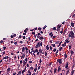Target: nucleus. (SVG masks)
I'll return each instance as SVG.
<instances>
[{"label": "nucleus", "instance_id": "obj_1", "mask_svg": "<svg viewBox=\"0 0 75 75\" xmlns=\"http://www.w3.org/2000/svg\"><path fill=\"white\" fill-rule=\"evenodd\" d=\"M70 33H69V37H70L71 38L72 37H74V33L72 31H71Z\"/></svg>", "mask_w": 75, "mask_h": 75}, {"label": "nucleus", "instance_id": "obj_2", "mask_svg": "<svg viewBox=\"0 0 75 75\" xmlns=\"http://www.w3.org/2000/svg\"><path fill=\"white\" fill-rule=\"evenodd\" d=\"M62 25L61 24L60 25V24H58L57 25V28L56 29L57 31H60V30H61V29L59 28H61V27Z\"/></svg>", "mask_w": 75, "mask_h": 75}, {"label": "nucleus", "instance_id": "obj_3", "mask_svg": "<svg viewBox=\"0 0 75 75\" xmlns=\"http://www.w3.org/2000/svg\"><path fill=\"white\" fill-rule=\"evenodd\" d=\"M42 42H41V41H39L37 44L38 45L39 47H40V46H42Z\"/></svg>", "mask_w": 75, "mask_h": 75}, {"label": "nucleus", "instance_id": "obj_4", "mask_svg": "<svg viewBox=\"0 0 75 75\" xmlns=\"http://www.w3.org/2000/svg\"><path fill=\"white\" fill-rule=\"evenodd\" d=\"M57 62H58L59 63V64H61L62 63V59H58L57 60Z\"/></svg>", "mask_w": 75, "mask_h": 75}, {"label": "nucleus", "instance_id": "obj_5", "mask_svg": "<svg viewBox=\"0 0 75 75\" xmlns=\"http://www.w3.org/2000/svg\"><path fill=\"white\" fill-rule=\"evenodd\" d=\"M49 35H50V36L51 37H53V36L54 35V34L52 33V32H51L49 34Z\"/></svg>", "mask_w": 75, "mask_h": 75}, {"label": "nucleus", "instance_id": "obj_6", "mask_svg": "<svg viewBox=\"0 0 75 75\" xmlns=\"http://www.w3.org/2000/svg\"><path fill=\"white\" fill-rule=\"evenodd\" d=\"M65 67V68H67L68 67V62H66Z\"/></svg>", "mask_w": 75, "mask_h": 75}, {"label": "nucleus", "instance_id": "obj_7", "mask_svg": "<svg viewBox=\"0 0 75 75\" xmlns=\"http://www.w3.org/2000/svg\"><path fill=\"white\" fill-rule=\"evenodd\" d=\"M22 51L23 52L25 51V48L24 47H23L22 49Z\"/></svg>", "mask_w": 75, "mask_h": 75}, {"label": "nucleus", "instance_id": "obj_8", "mask_svg": "<svg viewBox=\"0 0 75 75\" xmlns=\"http://www.w3.org/2000/svg\"><path fill=\"white\" fill-rule=\"evenodd\" d=\"M48 46H49L48 45H47L46 47V48L47 50H48L50 49V47Z\"/></svg>", "mask_w": 75, "mask_h": 75}, {"label": "nucleus", "instance_id": "obj_9", "mask_svg": "<svg viewBox=\"0 0 75 75\" xmlns=\"http://www.w3.org/2000/svg\"><path fill=\"white\" fill-rule=\"evenodd\" d=\"M39 39L40 40H43V39H44V37H43L42 36H40L39 38Z\"/></svg>", "mask_w": 75, "mask_h": 75}, {"label": "nucleus", "instance_id": "obj_10", "mask_svg": "<svg viewBox=\"0 0 75 75\" xmlns=\"http://www.w3.org/2000/svg\"><path fill=\"white\" fill-rule=\"evenodd\" d=\"M25 57V53H24L22 55V58L23 59H24V57Z\"/></svg>", "mask_w": 75, "mask_h": 75}, {"label": "nucleus", "instance_id": "obj_11", "mask_svg": "<svg viewBox=\"0 0 75 75\" xmlns=\"http://www.w3.org/2000/svg\"><path fill=\"white\" fill-rule=\"evenodd\" d=\"M71 25L72 27H74L75 26H74V23L73 22L71 23Z\"/></svg>", "mask_w": 75, "mask_h": 75}, {"label": "nucleus", "instance_id": "obj_12", "mask_svg": "<svg viewBox=\"0 0 75 75\" xmlns=\"http://www.w3.org/2000/svg\"><path fill=\"white\" fill-rule=\"evenodd\" d=\"M66 42H65L64 44L62 45V47H65L66 46Z\"/></svg>", "mask_w": 75, "mask_h": 75}, {"label": "nucleus", "instance_id": "obj_13", "mask_svg": "<svg viewBox=\"0 0 75 75\" xmlns=\"http://www.w3.org/2000/svg\"><path fill=\"white\" fill-rule=\"evenodd\" d=\"M72 50H71L70 52L71 55H72L74 54V52H73Z\"/></svg>", "mask_w": 75, "mask_h": 75}, {"label": "nucleus", "instance_id": "obj_14", "mask_svg": "<svg viewBox=\"0 0 75 75\" xmlns=\"http://www.w3.org/2000/svg\"><path fill=\"white\" fill-rule=\"evenodd\" d=\"M42 50H41V49H39V52L40 54H42Z\"/></svg>", "mask_w": 75, "mask_h": 75}, {"label": "nucleus", "instance_id": "obj_15", "mask_svg": "<svg viewBox=\"0 0 75 75\" xmlns=\"http://www.w3.org/2000/svg\"><path fill=\"white\" fill-rule=\"evenodd\" d=\"M64 57H65V59H67V55L66 53L65 54Z\"/></svg>", "mask_w": 75, "mask_h": 75}, {"label": "nucleus", "instance_id": "obj_16", "mask_svg": "<svg viewBox=\"0 0 75 75\" xmlns=\"http://www.w3.org/2000/svg\"><path fill=\"white\" fill-rule=\"evenodd\" d=\"M27 30H28V28H26V29H25L24 30V32L25 33H27Z\"/></svg>", "mask_w": 75, "mask_h": 75}, {"label": "nucleus", "instance_id": "obj_17", "mask_svg": "<svg viewBox=\"0 0 75 75\" xmlns=\"http://www.w3.org/2000/svg\"><path fill=\"white\" fill-rule=\"evenodd\" d=\"M61 68H58L57 71L58 72H59V71H61Z\"/></svg>", "mask_w": 75, "mask_h": 75}, {"label": "nucleus", "instance_id": "obj_18", "mask_svg": "<svg viewBox=\"0 0 75 75\" xmlns=\"http://www.w3.org/2000/svg\"><path fill=\"white\" fill-rule=\"evenodd\" d=\"M10 68H8L7 69V71H8V72H10Z\"/></svg>", "mask_w": 75, "mask_h": 75}, {"label": "nucleus", "instance_id": "obj_19", "mask_svg": "<svg viewBox=\"0 0 75 75\" xmlns=\"http://www.w3.org/2000/svg\"><path fill=\"white\" fill-rule=\"evenodd\" d=\"M42 62V60H41V59L40 58V60H39V62L40 63V64H41Z\"/></svg>", "mask_w": 75, "mask_h": 75}, {"label": "nucleus", "instance_id": "obj_20", "mask_svg": "<svg viewBox=\"0 0 75 75\" xmlns=\"http://www.w3.org/2000/svg\"><path fill=\"white\" fill-rule=\"evenodd\" d=\"M52 29L54 31H55L56 30V27H54Z\"/></svg>", "mask_w": 75, "mask_h": 75}, {"label": "nucleus", "instance_id": "obj_21", "mask_svg": "<svg viewBox=\"0 0 75 75\" xmlns=\"http://www.w3.org/2000/svg\"><path fill=\"white\" fill-rule=\"evenodd\" d=\"M56 72H57V68L54 69V74H55Z\"/></svg>", "mask_w": 75, "mask_h": 75}, {"label": "nucleus", "instance_id": "obj_22", "mask_svg": "<svg viewBox=\"0 0 75 75\" xmlns=\"http://www.w3.org/2000/svg\"><path fill=\"white\" fill-rule=\"evenodd\" d=\"M72 48V46L71 45H69V50H71Z\"/></svg>", "mask_w": 75, "mask_h": 75}, {"label": "nucleus", "instance_id": "obj_23", "mask_svg": "<svg viewBox=\"0 0 75 75\" xmlns=\"http://www.w3.org/2000/svg\"><path fill=\"white\" fill-rule=\"evenodd\" d=\"M35 52H38V49H36L35 50Z\"/></svg>", "mask_w": 75, "mask_h": 75}, {"label": "nucleus", "instance_id": "obj_24", "mask_svg": "<svg viewBox=\"0 0 75 75\" xmlns=\"http://www.w3.org/2000/svg\"><path fill=\"white\" fill-rule=\"evenodd\" d=\"M62 43V41H61L59 44L58 45V47H59V46H60L61 44Z\"/></svg>", "mask_w": 75, "mask_h": 75}, {"label": "nucleus", "instance_id": "obj_25", "mask_svg": "<svg viewBox=\"0 0 75 75\" xmlns=\"http://www.w3.org/2000/svg\"><path fill=\"white\" fill-rule=\"evenodd\" d=\"M65 42H66V43H69V41L68 40H65Z\"/></svg>", "mask_w": 75, "mask_h": 75}, {"label": "nucleus", "instance_id": "obj_26", "mask_svg": "<svg viewBox=\"0 0 75 75\" xmlns=\"http://www.w3.org/2000/svg\"><path fill=\"white\" fill-rule=\"evenodd\" d=\"M68 73H69V70L67 71V72L66 73V75H67Z\"/></svg>", "mask_w": 75, "mask_h": 75}, {"label": "nucleus", "instance_id": "obj_27", "mask_svg": "<svg viewBox=\"0 0 75 75\" xmlns=\"http://www.w3.org/2000/svg\"><path fill=\"white\" fill-rule=\"evenodd\" d=\"M20 64H21V65H22V64H23V61H22V60L20 61Z\"/></svg>", "mask_w": 75, "mask_h": 75}, {"label": "nucleus", "instance_id": "obj_28", "mask_svg": "<svg viewBox=\"0 0 75 75\" xmlns=\"http://www.w3.org/2000/svg\"><path fill=\"white\" fill-rule=\"evenodd\" d=\"M50 50L52 49V46H51V45L50 46Z\"/></svg>", "mask_w": 75, "mask_h": 75}, {"label": "nucleus", "instance_id": "obj_29", "mask_svg": "<svg viewBox=\"0 0 75 75\" xmlns=\"http://www.w3.org/2000/svg\"><path fill=\"white\" fill-rule=\"evenodd\" d=\"M45 56H47V52H45Z\"/></svg>", "mask_w": 75, "mask_h": 75}, {"label": "nucleus", "instance_id": "obj_30", "mask_svg": "<svg viewBox=\"0 0 75 75\" xmlns=\"http://www.w3.org/2000/svg\"><path fill=\"white\" fill-rule=\"evenodd\" d=\"M40 68H41V66L40 65L38 67V70H39V69H40Z\"/></svg>", "mask_w": 75, "mask_h": 75}, {"label": "nucleus", "instance_id": "obj_31", "mask_svg": "<svg viewBox=\"0 0 75 75\" xmlns=\"http://www.w3.org/2000/svg\"><path fill=\"white\" fill-rule=\"evenodd\" d=\"M46 27H47V25L43 27V30H45L46 28Z\"/></svg>", "mask_w": 75, "mask_h": 75}, {"label": "nucleus", "instance_id": "obj_32", "mask_svg": "<svg viewBox=\"0 0 75 75\" xmlns=\"http://www.w3.org/2000/svg\"><path fill=\"white\" fill-rule=\"evenodd\" d=\"M57 51V49L56 48H54L53 49V52H55Z\"/></svg>", "mask_w": 75, "mask_h": 75}, {"label": "nucleus", "instance_id": "obj_33", "mask_svg": "<svg viewBox=\"0 0 75 75\" xmlns=\"http://www.w3.org/2000/svg\"><path fill=\"white\" fill-rule=\"evenodd\" d=\"M38 47H39V46L38 45H37L36 46H35V48H38Z\"/></svg>", "mask_w": 75, "mask_h": 75}, {"label": "nucleus", "instance_id": "obj_34", "mask_svg": "<svg viewBox=\"0 0 75 75\" xmlns=\"http://www.w3.org/2000/svg\"><path fill=\"white\" fill-rule=\"evenodd\" d=\"M30 69H32V70H33V69H34V67H30Z\"/></svg>", "mask_w": 75, "mask_h": 75}, {"label": "nucleus", "instance_id": "obj_35", "mask_svg": "<svg viewBox=\"0 0 75 75\" xmlns=\"http://www.w3.org/2000/svg\"><path fill=\"white\" fill-rule=\"evenodd\" d=\"M21 72H22L21 71L19 72L18 74H19V75H20V74H21Z\"/></svg>", "mask_w": 75, "mask_h": 75}, {"label": "nucleus", "instance_id": "obj_36", "mask_svg": "<svg viewBox=\"0 0 75 75\" xmlns=\"http://www.w3.org/2000/svg\"><path fill=\"white\" fill-rule=\"evenodd\" d=\"M41 27H39L38 28V30H41Z\"/></svg>", "mask_w": 75, "mask_h": 75}, {"label": "nucleus", "instance_id": "obj_37", "mask_svg": "<svg viewBox=\"0 0 75 75\" xmlns=\"http://www.w3.org/2000/svg\"><path fill=\"white\" fill-rule=\"evenodd\" d=\"M7 40V38H3V40Z\"/></svg>", "mask_w": 75, "mask_h": 75}, {"label": "nucleus", "instance_id": "obj_38", "mask_svg": "<svg viewBox=\"0 0 75 75\" xmlns=\"http://www.w3.org/2000/svg\"><path fill=\"white\" fill-rule=\"evenodd\" d=\"M59 51V50H57L56 52V54H58V52Z\"/></svg>", "mask_w": 75, "mask_h": 75}, {"label": "nucleus", "instance_id": "obj_39", "mask_svg": "<svg viewBox=\"0 0 75 75\" xmlns=\"http://www.w3.org/2000/svg\"><path fill=\"white\" fill-rule=\"evenodd\" d=\"M52 45L53 47H55V44H52Z\"/></svg>", "mask_w": 75, "mask_h": 75}, {"label": "nucleus", "instance_id": "obj_40", "mask_svg": "<svg viewBox=\"0 0 75 75\" xmlns=\"http://www.w3.org/2000/svg\"><path fill=\"white\" fill-rule=\"evenodd\" d=\"M16 36V34H14V35H13V37H15Z\"/></svg>", "mask_w": 75, "mask_h": 75}, {"label": "nucleus", "instance_id": "obj_41", "mask_svg": "<svg viewBox=\"0 0 75 75\" xmlns=\"http://www.w3.org/2000/svg\"><path fill=\"white\" fill-rule=\"evenodd\" d=\"M62 47H61L60 48H59L60 51H61V50H62Z\"/></svg>", "mask_w": 75, "mask_h": 75}, {"label": "nucleus", "instance_id": "obj_42", "mask_svg": "<svg viewBox=\"0 0 75 75\" xmlns=\"http://www.w3.org/2000/svg\"><path fill=\"white\" fill-rule=\"evenodd\" d=\"M22 37V36H21V35H19V36L18 37L19 38H21Z\"/></svg>", "mask_w": 75, "mask_h": 75}, {"label": "nucleus", "instance_id": "obj_43", "mask_svg": "<svg viewBox=\"0 0 75 75\" xmlns=\"http://www.w3.org/2000/svg\"><path fill=\"white\" fill-rule=\"evenodd\" d=\"M55 43H56V44H59V41H58L57 42H55Z\"/></svg>", "mask_w": 75, "mask_h": 75}, {"label": "nucleus", "instance_id": "obj_44", "mask_svg": "<svg viewBox=\"0 0 75 75\" xmlns=\"http://www.w3.org/2000/svg\"><path fill=\"white\" fill-rule=\"evenodd\" d=\"M25 36H23V40H25Z\"/></svg>", "mask_w": 75, "mask_h": 75}, {"label": "nucleus", "instance_id": "obj_45", "mask_svg": "<svg viewBox=\"0 0 75 75\" xmlns=\"http://www.w3.org/2000/svg\"><path fill=\"white\" fill-rule=\"evenodd\" d=\"M19 43L20 44H23V41H20V42H19Z\"/></svg>", "mask_w": 75, "mask_h": 75}, {"label": "nucleus", "instance_id": "obj_46", "mask_svg": "<svg viewBox=\"0 0 75 75\" xmlns=\"http://www.w3.org/2000/svg\"><path fill=\"white\" fill-rule=\"evenodd\" d=\"M34 72H35L37 71V70L36 69V68H35L34 69Z\"/></svg>", "mask_w": 75, "mask_h": 75}, {"label": "nucleus", "instance_id": "obj_47", "mask_svg": "<svg viewBox=\"0 0 75 75\" xmlns=\"http://www.w3.org/2000/svg\"><path fill=\"white\" fill-rule=\"evenodd\" d=\"M3 48L4 50H5L6 49V47H3Z\"/></svg>", "mask_w": 75, "mask_h": 75}, {"label": "nucleus", "instance_id": "obj_48", "mask_svg": "<svg viewBox=\"0 0 75 75\" xmlns=\"http://www.w3.org/2000/svg\"><path fill=\"white\" fill-rule=\"evenodd\" d=\"M6 52H5V51L4 52H3L2 53V54H3V55H4L5 54H6Z\"/></svg>", "mask_w": 75, "mask_h": 75}, {"label": "nucleus", "instance_id": "obj_49", "mask_svg": "<svg viewBox=\"0 0 75 75\" xmlns=\"http://www.w3.org/2000/svg\"><path fill=\"white\" fill-rule=\"evenodd\" d=\"M10 58V57H8V56H6V59H8V58Z\"/></svg>", "mask_w": 75, "mask_h": 75}, {"label": "nucleus", "instance_id": "obj_50", "mask_svg": "<svg viewBox=\"0 0 75 75\" xmlns=\"http://www.w3.org/2000/svg\"><path fill=\"white\" fill-rule=\"evenodd\" d=\"M27 62L23 63V65H26V64H27Z\"/></svg>", "mask_w": 75, "mask_h": 75}, {"label": "nucleus", "instance_id": "obj_51", "mask_svg": "<svg viewBox=\"0 0 75 75\" xmlns=\"http://www.w3.org/2000/svg\"><path fill=\"white\" fill-rule=\"evenodd\" d=\"M3 42L4 41L3 40L0 41V43H3Z\"/></svg>", "mask_w": 75, "mask_h": 75}, {"label": "nucleus", "instance_id": "obj_52", "mask_svg": "<svg viewBox=\"0 0 75 75\" xmlns=\"http://www.w3.org/2000/svg\"><path fill=\"white\" fill-rule=\"evenodd\" d=\"M14 44H15V45H17V42H15Z\"/></svg>", "mask_w": 75, "mask_h": 75}, {"label": "nucleus", "instance_id": "obj_53", "mask_svg": "<svg viewBox=\"0 0 75 75\" xmlns=\"http://www.w3.org/2000/svg\"><path fill=\"white\" fill-rule=\"evenodd\" d=\"M25 49L26 50V51H28V48H27V47H25Z\"/></svg>", "mask_w": 75, "mask_h": 75}, {"label": "nucleus", "instance_id": "obj_54", "mask_svg": "<svg viewBox=\"0 0 75 75\" xmlns=\"http://www.w3.org/2000/svg\"><path fill=\"white\" fill-rule=\"evenodd\" d=\"M66 33V32H65L64 31V33H63V35H65V34Z\"/></svg>", "mask_w": 75, "mask_h": 75}, {"label": "nucleus", "instance_id": "obj_55", "mask_svg": "<svg viewBox=\"0 0 75 75\" xmlns=\"http://www.w3.org/2000/svg\"><path fill=\"white\" fill-rule=\"evenodd\" d=\"M25 61H26V62H27V61H28V59H27V58H26L25 59Z\"/></svg>", "mask_w": 75, "mask_h": 75}, {"label": "nucleus", "instance_id": "obj_56", "mask_svg": "<svg viewBox=\"0 0 75 75\" xmlns=\"http://www.w3.org/2000/svg\"><path fill=\"white\" fill-rule=\"evenodd\" d=\"M32 34L33 35H35V33L34 32H32Z\"/></svg>", "mask_w": 75, "mask_h": 75}, {"label": "nucleus", "instance_id": "obj_57", "mask_svg": "<svg viewBox=\"0 0 75 75\" xmlns=\"http://www.w3.org/2000/svg\"><path fill=\"white\" fill-rule=\"evenodd\" d=\"M24 72V70H23L22 72V74H23Z\"/></svg>", "mask_w": 75, "mask_h": 75}, {"label": "nucleus", "instance_id": "obj_58", "mask_svg": "<svg viewBox=\"0 0 75 75\" xmlns=\"http://www.w3.org/2000/svg\"><path fill=\"white\" fill-rule=\"evenodd\" d=\"M60 33L61 34H62L63 33V31H60Z\"/></svg>", "mask_w": 75, "mask_h": 75}, {"label": "nucleus", "instance_id": "obj_59", "mask_svg": "<svg viewBox=\"0 0 75 75\" xmlns=\"http://www.w3.org/2000/svg\"><path fill=\"white\" fill-rule=\"evenodd\" d=\"M23 35H26V33H23Z\"/></svg>", "mask_w": 75, "mask_h": 75}, {"label": "nucleus", "instance_id": "obj_60", "mask_svg": "<svg viewBox=\"0 0 75 75\" xmlns=\"http://www.w3.org/2000/svg\"><path fill=\"white\" fill-rule=\"evenodd\" d=\"M11 38H13V35H11L10 37Z\"/></svg>", "mask_w": 75, "mask_h": 75}, {"label": "nucleus", "instance_id": "obj_61", "mask_svg": "<svg viewBox=\"0 0 75 75\" xmlns=\"http://www.w3.org/2000/svg\"><path fill=\"white\" fill-rule=\"evenodd\" d=\"M3 59L4 60V59H6V57H4Z\"/></svg>", "mask_w": 75, "mask_h": 75}, {"label": "nucleus", "instance_id": "obj_62", "mask_svg": "<svg viewBox=\"0 0 75 75\" xmlns=\"http://www.w3.org/2000/svg\"><path fill=\"white\" fill-rule=\"evenodd\" d=\"M38 35H41V33H38Z\"/></svg>", "mask_w": 75, "mask_h": 75}, {"label": "nucleus", "instance_id": "obj_63", "mask_svg": "<svg viewBox=\"0 0 75 75\" xmlns=\"http://www.w3.org/2000/svg\"><path fill=\"white\" fill-rule=\"evenodd\" d=\"M16 72L14 73L13 74V75H16Z\"/></svg>", "mask_w": 75, "mask_h": 75}, {"label": "nucleus", "instance_id": "obj_64", "mask_svg": "<svg viewBox=\"0 0 75 75\" xmlns=\"http://www.w3.org/2000/svg\"><path fill=\"white\" fill-rule=\"evenodd\" d=\"M29 63H30V64H31V63L32 62V61H29Z\"/></svg>", "mask_w": 75, "mask_h": 75}]
</instances>
